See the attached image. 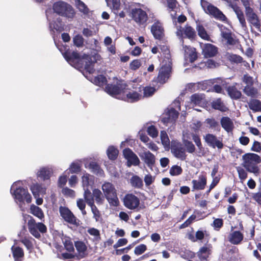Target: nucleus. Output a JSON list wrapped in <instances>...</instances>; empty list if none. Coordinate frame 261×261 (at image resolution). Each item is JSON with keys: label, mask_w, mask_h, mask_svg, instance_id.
Masks as SVG:
<instances>
[{"label": "nucleus", "mask_w": 261, "mask_h": 261, "mask_svg": "<svg viewBox=\"0 0 261 261\" xmlns=\"http://www.w3.org/2000/svg\"><path fill=\"white\" fill-rule=\"evenodd\" d=\"M72 56L71 58L66 57L67 58V62L71 66L76 68H84L90 73L94 71L95 62L92 61L90 56L86 54L81 56L78 52L73 51Z\"/></svg>", "instance_id": "obj_1"}, {"label": "nucleus", "mask_w": 261, "mask_h": 261, "mask_svg": "<svg viewBox=\"0 0 261 261\" xmlns=\"http://www.w3.org/2000/svg\"><path fill=\"white\" fill-rule=\"evenodd\" d=\"M144 10L141 8H132L130 9L128 15L131 19L140 27H146L149 22V17L152 19L155 18V15L151 12L149 9L146 8Z\"/></svg>", "instance_id": "obj_2"}, {"label": "nucleus", "mask_w": 261, "mask_h": 261, "mask_svg": "<svg viewBox=\"0 0 261 261\" xmlns=\"http://www.w3.org/2000/svg\"><path fill=\"white\" fill-rule=\"evenodd\" d=\"M243 163L242 166L247 171L254 174L259 173V168L257 164L261 163V158L257 154L246 153L242 156Z\"/></svg>", "instance_id": "obj_3"}, {"label": "nucleus", "mask_w": 261, "mask_h": 261, "mask_svg": "<svg viewBox=\"0 0 261 261\" xmlns=\"http://www.w3.org/2000/svg\"><path fill=\"white\" fill-rule=\"evenodd\" d=\"M53 10L54 13L68 19L73 18L76 14L71 5L62 1L55 2L53 5Z\"/></svg>", "instance_id": "obj_4"}, {"label": "nucleus", "mask_w": 261, "mask_h": 261, "mask_svg": "<svg viewBox=\"0 0 261 261\" xmlns=\"http://www.w3.org/2000/svg\"><path fill=\"white\" fill-rule=\"evenodd\" d=\"M102 190L110 204L114 206H118L119 201L115 186L110 182H105L102 185Z\"/></svg>", "instance_id": "obj_5"}, {"label": "nucleus", "mask_w": 261, "mask_h": 261, "mask_svg": "<svg viewBox=\"0 0 261 261\" xmlns=\"http://www.w3.org/2000/svg\"><path fill=\"white\" fill-rule=\"evenodd\" d=\"M28 226L29 232L37 239L41 237L40 232L44 233L47 231L46 226L41 222L36 223L32 217L28 220Z\"/></svg>", "instance_id": "obj_6"}, {"label": "nucleus", "mask_w": 261, "mask_h": 261, "mask_svg": "<svg viewBox=\"0 0 261 261\" xmlns=\"http://www.w3.org/2000/svg\"><path fill=\"white\" fill-rule=\"evenodd\" d=\"M171 151L173 155L178 159L185 161L187 159V155L185 148L183 144L179 142L171 144Z\"/></svg>", "instance_id": "obj_7"}, {"label": "nucleus", "mask_w": 261, "mask_h": 261, "mask_svg": "<svg viewBox=\"0 0 261 261\" xmlns=\"http://www.w3.org/2000/svg\"><path fill=\"white\" fill-rule=\"evenodd\" d=\"M123 205L129 210H134L137 209L140 205V199L133 194H126L123 199Z\"/></svg>", "instance_id": "obj_8"}, {"label": "nucleus", "mask_w": 261, "mask_h": 261, "mask_svg": "<svg viewBox=\"0 0 261 261\" xmlns=\"http://www.w3.org/2000/svg\"><path fill=\"white\" fill-rule=\"evenodd\" d=\"M172 67L170 65H163L161 68L158 75L153 82L159 83L161 84H164L169 79L171 73Z\"/></svg>", "instance_id": "obj_9"}, {"label": "nucleus", "mask_w": 261, "mask_h": 261, "mask_svg": "<svg viewBox=\"0 0 261 261\" xmlns=\"http://www.w3.org/2000/svg\"><path fill=\"white\" fill-rule=\"evenodd\" d=\"M14 198L20 202L25 201L28 203L32 201V197L28 189L23 187H18L14 191Z\"/></svg>", "instance_id": "obj_10"}, {"label": "nucleus", "mask_w": 261, "mask_h": 261, "mask_svg": "<svg viewBox=\"0 0 261 261\" xmlns=\"http://www.w3.org/2000/svg\"><path fill=\"white\" fill-rule=\"evenodd\" d=\"M176 35L180 37L187 38L190 40L195 39L196 37L195 30L188 24L186 25L184 28L179 26L177 28Z\"/></svg>", "instance_id": "obj_11"}, {"label": "nucleus", "mask_w": 261, "mask_h": 261, "mask_svg": "<svg viewBox=\"0 0 261 261\" xmlns=\"http://www.w3.org/2000/svg\"><path fill=\"white\" fill-rule=\"evenodd\" d=\"M154 23L151 27V32L155 39L162 40L164 36V29L160 21L155 18Z\"/></svg>", "instance_id": "obj_12"}, {"label": "nucleus", "mask_w": 261, "mask_h": 261, "mask_svg": "<svg viewBox=\"0 0 261 261\" xmlns=\"http://www.w3.org/2000/svg\"><path fill=\"white\" fill-rule=\"evenodd\" d=\"M123 155L127 160V165L130 167L132 165L138 166L140 162L137 155L129 148H125L123 151Z\"/></svg>", "instance_id": "obj_13"}, {"label": "nucleus", "mask_w": 261, "mask_h": 261, "mask_svg": "<svg viewBox=\"0 0 261 261\" xmlns=\"http://www.w3.org/2000/svg\"><path fill=\"white\" fill-rule=\"evenodd\" d=\"M61 216L67 222L73 225H78L76 222V218L71 211L66 207L61 206L59 208Z\"/></svg>", "instance_id": "obj_14"}, {"label": "nucleus", "mask_w": 261, "mask_h": 261, "mask_svg": "<svg viewBox=\"0 0 261 261\" xmlns=\"http://www.w3.org/2000/svg\"><path fill=\"white\" fill-rule=\"evenodd\" d=\"M126 86V84L123 85L118 83L116 85L108 84L105 87V91L109 95L114 96L120 94Z\"/></svg>", "instance_id": "obj_15"}, {"label": "nucleus", "mask_w": 261, "mask_h": 261, "mask_svg": "<svg viewBox=\"0 0 261 261\" xmlns=\"http://www.w3.org/2000/svg\"><path fill=\"white\" fill-rule=\"evenodd\" d=\"M203 139L207 144L213 148L217 147L218 149H221L223 148L224 145L222 142L213 134H207L204 136Z\"/></svg>", "instance_id": "obj_16"}, {"label": "nucleus", "mask_w": 261, "mask_h": 261, "mask_svg": "<svg viewBox=\"0 0 261 261\" xmlns=\"http://www.w3.org/2000/svg\"><path fill=\"white\" fill-rule=\"evenodd\" d=\"M192 191L203 190L205 188L207 184V177L206 174H200L198 179H193Z\"/></svg>", "instance_id": "obj_17"}, {"label": "nucleus", "mask_w": 261, "mask_h": 261, "mask_svg": "<svg viewBox=\"0 0 261 261\" xmlns=\"http://www.w3.org/2000/svg\"><path fill=\"white\" fill-rule=\"evenodd\" d=\"M205 11L207 13L212 15L217 19L222 21H225L227 20V17L225 15H224L217 7L211 4H210L207 6Z\"/></svg>", "instance_id": "obj_18"}, {"label": "nucleus", "mask_w": 261, "mask_h": 261, "mask_svg": "<svg viewBox=\"0 0 261 261\" xmlns=\"http://www.w3.org/2000/svg\"><path fill=\"white\" fill-rule=\"evenodd\" d=\"M218 53V47L211 43H205L202 47V54L205 58L216 56Z\"/></svg>", "instance_id": "obj_19"}, {"label": "nucleus", "mask_w": 261, "mask_h": 261, "mask_svg": "<svg viewBox=\"0 0 261 261\" xmlns=\"http://www.w3.org/2000/svg\"><path fill=\"white\" fill-rule=\"evenodd\" d=\"M246 16L248 21L257 29L260 27V23L257 15L250 7H246Z\"/></svg>", "instance_id": "obj_20"}, {"label": "nucleus", "mask_w": 261, "mask_h": 261, "mask_svg": "<svg viewBox=\"0 0 261 261\" xmlns=\"http://www.w3.org/2000/svg\"><path fill=\"white\" fill-rule=\"evenodd\" d=\"M140 156L149 168H152L154 165L155 157L150 151L143 152L140 155Z\"/></svg>", "instance_id": "obj_21"}, {"label": "nucleus", "mask_w": 261, "mask_h": 261, "mask_svg": "<svg viewBox=\"0 0 261 261\" xmlns=\"http://www.w3.org/2000/svg\"><path fill=\"white\" fill-rule=\"evenodd\" d=\"M179 115V113L175 110L174 108H171L165 114L163 118L164 123H173L174 122Z\"/></svg>", "instance_id": "obj_22"}, {"label": "nucleus", "mask_w": 261, "mask_h": 261, "mask_svg": "<svg viewBox=\"0 0 261 261\" xmlns=\"http://www.w3.org/2000/svg\"><path fill=\"white\" fill-rule=\"evenodd\" d=\"M211 245H205L201 247L199 251L197 253V256L200 260H207L210 255L211 253Z\"/></svg>", "instance_id": "obj_23"}, {"label": "nucleus", "mask_w": 261, "mask_h": 261, "mask_svg": "<svg viewBox=\"0 0 261 261\" xmlns=\"http://www.w3.org/2000/svg\"><path fill=\"white\" fill-rule=\"evenodd\" d=\"M191 136L192 140L195 142L198 148L197 155L198 156H204L205 154V149L203 147L200 137L197 134L194 133H192Z\"/></svg>", "instance_id": "obj_24"}, {"label": "nucleus", "mask_w": 261, "mask_h": 261, "mask_svg": "<svg viewBox=\"0 0 261 261\" xmlns=\"http://www.w3.org/2000/svg\"><path fill=\"white\" fill-rule=\"evenodd\" d=\"M30 190L35 198L39 197L40 194L46 193V188L38 183L32 184L30 187Z\"/></svg>", "instance_id": "obj_25"}, {"label": "nucleus", "mask_w": 261, "mask_h": 261, "mask_svg": "<svg viewBox=\"0 0 261 261\" xmlns=\"http://www.w3.org/2000/svg\"><path fill=\"white\" fill-rule=\"evenodd\" d=\"M222 37L225 40L227 45H235L240 43L239 39L233 37V35L230 31H223L221 32Z\"/></svg>", "instance_id": "obj_26"}, {"label": "nucleus", "mask_w": 261, "mask_h": 261, "mask_svg": "<svg viewBox=\"0 0 261 261\" xmlns=\"http://www.w3.org/2000/svg\"><path fill=\"white\" fill-rule=\"evenodd\" d=\"M222 128L227 133L231 132L234 128V124L231 119L228 117H222L220 120Z\"/></svg>", "instance_id": "obj_27"}, {"label": "nucleus", "mask_w": 261, "mask_h": 261, "mask_svg": "<svg viewBox=\"0 0 261 261\" xmlns=\"http://www.w3.org/2000/svg\"><path fill=\"white\" fill-rule=\"evenodd\" d=\"M88 168L93 174L99 175L103 176L105 174L103 170L100 167L99 164L95 161H91L88 165Z\"/></svg>", "instance_id": "obj_28"}, {"label": "nucleus", "mask_w": 261, "mask_h": 261, "mask_svg": "<svg viewBox=\"0 0 261 261\" xmlns=\"http://www.w3.org/2000/svg\"><path fill=\"white\" fill-rule=\"evenodd\" d=\"M186 57L189 58L190 63H193L197 59V54L196 49L190 46H184Z\"/></svg>", "instance_id": "obj_29"}, {"label": "nucleus", "mask_w": 261, "mask_h": 261, "mask_svg": "<svg viewBox=\"0 0 261 261\" xmlns=\"http://www.w3.org/2000/svg\"><path fill=\"white\" fill-rule=\"evenodd\" d=\"M226 91L228 95L232 99L237 100L240 99L242 96L241 92L239 91L234 85L227 87Z\"/></svg>", "instance_id": "obj_30"}, {"label": "nucleus", "mask_w": 261, "mask_h": 261, "mask_svg": "<svg viewBox=\"0 0 261 261\" xmlns=\"http://www.w3.org/2000/svg\"><path fill=\"white\" fill-rule=\"evenodd\" d=\"M244 238L243 234L240 231H234L229 234V241L234 245L240 244Z\"/></svg>", "instance_id": "obj_31"}, {"label": "nucleus", "mask_w": 261, "mask_h": 261, "mask_svg": "<svg viewBox=\"0 0 261 261\" xmlns=\"http://www.w3.org/2000/svg\"><path fill=\"white\" fill-rule=\"evenodd\" d=\"M11 250L14 261H22V259L24 256L22 248L19 246L15 247L13 246L11 247Z\"/></svg>", "instance_id": "obj_32"}, {"label": "nucleus", "mask_w": 261, "mask_h": 261, "mask_svg": "<svg viewBox=\"0 0 261 261\" xmlns=\"http://www.w3.org/2000/svg\"><path fill=\"white\" fill-rule=\"evenodd\" d=\"M243 92L249 97L256 98L258 97V91L256 88L253 86H245L243 89Z\"/></svg>", "instance_id": "obj_33"}, {"label": "nucleus", "mask_w": 261, "mask_h": 261, "mask_svg": "<svg viewBox=\"0 0 261 261\" xmlns=\"http://www.w3.org/2000/svg\"><path fill=\"white\" fill-rule=\"evenodd\" d=\"M51 170L47 167H42L37 172V177L40 178L43 180H48L50 179Z\"/></svg>", "instance_id": "obj_34"}, {"label": "nucleus", "mask_w": 261, "mask_h": 261, "mask_svg": "<svg viewBox=\"0 0 261 261\" xmlns=\"http://www.w3.org/2000/svg\"><path fill=\"white\" fill-rule=\"evenodd\" d=\"M198 36L203 40L213 42L210 36L208 34L202 24H198L196 27Z\"/></svg>", "instance_id": "obj_35"}, {"label": "nucleus", "mask_w": 261, "mask_h": 261, "mask_svg": "<svg viewBox=\"0 0 261 261\" xmlns=\"http://www.w3.org/2000/svg\"><path fill=\"white\" fill-rule=\"evenodd\" d=\"M211 107L213 109L221 112H225L227 110V108L225 106L221 98L213 100L211 102Z\"/></svg>", "instance_id": "obj_36"}, {"label": "nucleus", "mask_w": 261, "mask_h": 261, "mask_svg": "<svg viewBox=\"0 0 261 261\" xmlns=\"http://www.w3.org/2000/svg\"><path fill=\"white\" fill-rule=\"evenodd\" d=\"M62 242L64 244L65 249L69 252L74 251V248L73 243L70 237L66 235L62 234L61 237Z\"/></svg>", "instance_id": "obj_37"}, {"label": "nucleus", "mask_w": 261, "mask_h": 261, "mask_svg": "<svg viewBox=\"0 0 261 261\" xmlns=\"http://www.w3.org/2000/svg\"><path fill=\"white\" fill-rule=\"evenodd\" d=\"M74 245L79 255L82 257H84L87 250V247L85 243L83 241H77L74 242Z\"/></svg>", "instance_id": "obj_38"}, {"label": "nucleus", "mask_w": 261, "mask_h": 261, "mask_svg": "<svg viewBox=\"0 0 261 261\" xmlns=\"http://www.w3.org/2000/svg\"><path fill=\"white\" fill-rule=\"evenodd\" d=\"M107 6L109 7L115 14H118L120 10V0H106Z\"/></svg>", "instance_id": "obj_39"}, {"label": "nucleus", "mask_w": 261, "mask_h": 261, "mask_svg": "<svg viewBox=\"0 0 261 261\" xmlns=\"http://www.w3.org/2000/svg\"><path fill=\"white\" fill-rule=\"evenodd\" d=\"M248 103L250 110L254 112H261V101L259 100L253 98Z\"/></svg>", "instance_id": "obj_40"}, {"label": "nucleus", "mask_w": 261, "mask_h": 261, "mask_svg": "<svg viewBox=\"0 0 261 261\" xmlns=\"http://www.w3.org/2000/svg\"><path fill=\"white\" fill-rule=\"evenodd\" d=\"M75 6L79 11L84 15H88L90 10L88 6L81 0H74Z\"/></svg>", "instance_id": "obj_41"}, {"label": "nucleus", "mask_w": 261, "mask_h": 261, "mask_svg": "<svg viewBox=\"0 0 261 261\" xmlns=\"http://www.w3.org/2000/svg\"><path fill=\"white\" fill-rule=\"evenodd\" d=\"M204 99V94L200 93H195L191 96L190 100L192 103L195 106H200L203 103V100Z\"/></svg>", "instance_id": "obj_42"}, {"label": "nucleus", "mask_w": 261, "mask_h": 261, "mask_svg": "<svg viewBox=\"0 0 261 261\" xmlns=\"http://www.w3.org/2000/svg\"><path fill=\"white\" fill-rule=\"evenodd\" d=\"M130 183L135 188L141 189L143 187V180L138 175H133L130 179Z\"/></svg>", "instance_id": "obj_43"}, {"label": "nucleus", "mask_w": 261, "mask_h": 261, "mask_svg": "<svg viewBox=\"0 0 261 261\" xmlns=\"http://www.w3.org/2000/svg\"><path fill=\"white\" fill-rule=\"evenodd\" d=\"M142 97L141 94L136 91L129 92L126 94V99L128 102H134L140 100Z\"/></svg>", "instance_id": "obj_44"}, {"label": "nucleus", "mask_w": 261, "mask_h": 261, "mask_svg": "<svg viewBox=\"0 0 261 261\" xmlns=\"http://www.w3.org/2000/svg\"><path fill=\"white\" fill-rule=\"evenodd\" d=\"M233 8L242 27H246V23L243 11L238 6L234 7Z\"/></svg>", "instance_id": "obj_45"}, {"label": "nucleus", "mask_w": 261, "mask_h": 261, "mask_svg": "<svg viewBox=\"0 0 261 261\" xmlns=\"http://www.w3.org/2000/svg\"><path fill=\"white\" fill-rule=\"evenodd\" d=\"M93 83L96 86L102 87L107 85V80L103 75L99 74L93 78Z\"/></svg>", "instance_id": "obj_46"}, {"label": "nucleus", "mask_w": 261, "mask_h": 261, "mask_svg": "<svg viewBox=\"0 0 261 261\" xmlns=\"http://www.w3.org/2000/svg\"><path fill=\"white\" fill-rule=\"evenodd\" d=\"M107 153L110 160H115L117 158L119 151L114 146H110L108 147Z\"/></svg>", "instance_id": "obj_47"}, {"label": "nucleus", "mask_w": 261, "mask_h": 261, "mask_svg": "<svg viewBox=\"0 0 261 261\" xmlns=\"http://www.w3.org/2000/svg\"><path fill=\"white\" fill-rule=\"evenodd\" d=\"M84 199L87 204L91 206V205H94V199L93 193L92 194L90 190L87 189L85 191L84 194Z\"/></svg>", "instance_id": "obj_48"}, {"label": "nucleus", "mask_w": 261, "mask_h": 261, "mask_svg": "<svg viewBox=\"0 0 261 261\" xmlns=\"http://www.w3.org/2000/svg\"><path fill=\"white\" fill-rule=\"evenodd\" d=\"M183 144L184 145V146L185 148V150L188 153H193L195 152L196 147L192 141L184 139L183 140Z\"/></svg>", "instance_id": "obj_49"}, {"label": "nucleus", "mask_w": 261, "mask_h": 261, "mask_svg": "<svg viewBox=\"0 0 261 261\" xmlns=\"http://www.w3.org/2000/svg\"><path fill=\"white\" fill-rule=\"evenodd\" d=\"M31 213L40 219L44 218V215L41 208L37 206L33 205L31 207Z\"/></svg>", "instance_id": "obj_50"}, {"label": "nucleus", "mask_w": 261, "mask_h": 261, "mask_svg": "<svg viewBox=\"0 0 261 261\" xmlns=\"http://www.w3.org/2000/svg\"><path fill=\"white\" fill-rule=\"evenodd\" d=\"M93 195L95 198L96 202L98 204H101L104 200L102 193L100 190L94 189L93 190Z\"/></svg>", "instance_id": "obj_51"}, {"label": "nucleus", "mask_w": 261, "mask_h": 261, "mask_svg": "<svg viewBox=\"0 0 261 261\" xmlns=\"http://www.w3.org/2000/svg\"><path fill=\"white\" fill-rule=\"evenodd\" d=\"M58 48L66 61L67 59L66 57V56H68L69 58H71L72 57V54H73V51H70L68 46L61 45L60 47H58Z\"/></svg>", "instance_id": "obj_52"}, {"label": "nucleus", "mask_w": 261, "mask_h": 261, "mask_svg": "<svg viewBox=\"0 0 261 261\" xmlns=\"http://www.w3.org/2000/svg\"><path fill=\"white\" fill-rule=\"evenodd\" d=\"M155 91L156 89L153 87L146 86L143 87V97H149L152 96Z\"/></svg>", "instance_id": "obj_53"}, {"label": "nucleus", "mask_w": 261, "mask_h": 261, "mask_svg": "<svg viewBox=\"0 0 261 261\" xmlns=\"http://www.w3.org/2000/svg\"><path fill=\"white\" fill-rule=\"evenodd\" d=\"M91 211L93 214V218L96 222H99L102 219L100 212L94 204L91 205Z\"/></svg>", "instance_id": "obj_54"}, {"label": "nucleus", "mask_w": 261, "mask_h": 261, "mask_svg": "<svg viewBox=\"0 0 261 261\" xmlns=\"http://www.w3.org/2000/svg\"><path fill=\"white\" fill-rule=\"evenodd\" d=\"M182 172V169L178 165L172 166L169 170V173L171 176H177Z\"/></svg>", "instance_id": "obj_55"}, {"label": "nucleus", "mask_w": 261, "mask_h": 261, "mask_svg": "<svg viewBox=\"0 0 261 261\" xmlns=\"http://www.w3.org/2000/svg\"><path fill=\"white\" fill-rule=\"evenodd\" d=\"M84 41L83 37L80 35H76L73 38L74 44L78 47L84 45Z\"/></svg>", "instance_id": "obj_56"}, {"label": "nucleus", "mask_w": 261, "mask_h": 261, "mask_svg": "<svg viewBox=\"0 0 261 261\" xmlns=\"http://www.w3.org/2000/svg\"><path fill=\"white\" fill-rule=\"evenodd\" d=\"M243 82L246 84V86H253L254 85V80L252 76L248 74H245L242 77Z\"/></svg>", "instance_id": "obj_57"}, {"label": "nucleus", "mask_w": 261, "mask_h": 261, "mask_svg": "<svg viewBox=\"0 0 261 261\" xmlns=\"http://www.w3.org/2000/svg\"><path fill=\"white\" fill-rule=\"evenodd\" d=\"M70 172L72 173H78L81 170V166L79 163H72L70 166Z\"/></svg>", "instance_id": "obj_58"}, {"label": "nucleus", "mask_w": 261, "mask_h": 261, "mask_svg": "<svg viewBox=\"0 0 261 261\" xmlns=\"http://www.w3.org/2000/svg\"><path fill=\"white\" fill-rule=\"evenodd\" d=\"M212 226L216 230H219L223 226V220L221 218L215 219Z\"/></svg>", "instance_id": "obj_59"}, {"label": "nucleus", "mask_w": 261, "mask_h": 261, "mask_svg": "<svg viewBox=\"0 0 261 261\" xmlns=\"http://www.w3.org/2000/svg\"><path fill=\"white\" fill-rule=\"evenodd\" d=\"M147 250V246L145 244H141L136 247L134 253L136 255H141Z\"/></svg>", "instance_id": "obj_60"}, {"label": "nucleus", "mask_w": 261, "mask_h": 261, "mask_svg": "<svg viewBox=\"0 0 261 261\" xmlns=\"http://www.w3.org/2000/svg\"><path fill=\"white\" fill-rule=\"evenodd\" d=\"M147 133L152 138H155L158 136V131L154 125L149 126L147 128Z\"/></svg>", "instance_id": "obj_61"}, {"label": "nucleus", "mask_w": 261, "mask_h": 261, "mask_svg": "<svg viewBox=\"0 0 261 261\" xmlns=\"http://www.w3.org/2000/svg\"><path fill=\"white\" fill-rule=\"evenodd\" d=\"M206 122L209 125L210 128H216L217 127H219L218 122L214 118H207L206 119Z\"/></svg>", "instance_id": "obj_62"}, {"label": "nucleus", "mask_w": 261, "mask_h": 261, "mask_svg": "<svg viewBox=\"0 0 261 261\" xmlns=\"http://www.w3.org/2000/svg\"><path fill=\"white\" fill-rule=\"evenodd\" d=\"M141 65V62L139 60H134L129 64V68L133 70H136L140 68Z\"/></svg>", "instance_id": "obj_63"}, {"label": "nucleus", "mask_w": 261, "mask_h": 261, "mask_svg": "<svg viewBox=\"0 0 261 261\" xmlns=\"http://www.w3.org/2000/svg\"><path fill=\"white\" fill-rule=\"evenodd\" d=\"M229 60L231 62L236 63H241L243 61V59L241 56L236 54L230 55Z\"/></svg>", "instance_id": "obj_64"}]
</instances>
